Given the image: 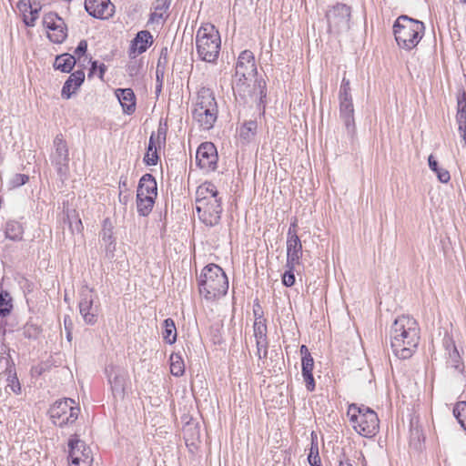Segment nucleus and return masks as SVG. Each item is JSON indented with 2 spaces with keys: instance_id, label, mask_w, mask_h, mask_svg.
<instances>
[{
  "instance_id": "nucleus-62",
  "label": "nucleus",
  "mask_w": 466,
  "mask_h": 466,
  "mask_svg": "<svg viewBox=\"0 0 466 466\" xmlns=\"http://www.w3.org/2000/svg\"><path fill=\"white\" fill-rule=\"evenodd\" d=\"M308 462L310 466H319L321 464V459H320V456H312V455H308Z\"/></svg>"
},
{
  "instance_id": "nucleus-6",
  "label": "nucleus",
  "mask_w": 466,
  "mask_h": 466,
  "mask_svg": "<svg viewBox=\"0 0 466 466\" xmlns=\"http://www.w3.org/2000/svg\"><path fill=\"white\" fill-rule=\"evenodd\" d=\"M221 39L216 26L210 23L201 25L196 35V48L201 60L214 63L218 58Z\"/></svg>"
},
{
  "instance_id": "nucleus-56",
  "label": "nucleus",
  "mask_w": 466,
  "mask_h": 466,
  "mask_svg": "<svg viewBox=\"0 0 466 466\" xmlns=\"http://www.w3.org/2000/svg\"><path fill=\"white\" fill-rule=\"evenodd\" d=\"M457 112H466V94L464 92L457 97Z\"/></svg>"
},
{
  "instance_id": "nucleus-27",
  "label": "nucleus",
  "mask_w": 466,
  "mask_h": 466,
  "mask_svg": "<svg viewBox=\"0 0 466 466\" xmlns=\"http://www.w3.org/2000/svg\"><path fill=\"white\" fill-rule=\"evenodd\" d=\"M425 437L422 432V429L418 424L410 421V447L415 451H421L423 448Z\"/></svg>"
},
{
  "instance_id": "nucleus-24",
  "label": "nucleus",
  "mask_w": 466,
  "mask_h": 466,
  "mask_svg": "<svg viewBox=\"0 0 466 466\" xmlns=\"http://www.w3.org/2000/svg\"><path fill=\"white\" fill-rule=\"evenodd\" d=\"M137 193L140 196L157 197V184L155 177L149 173L143 175L139 181Z\"/></svg>"
},
{
  "instance_id": "nucleus-15",
  "label": "nucleus",
  "mask_w": 466,
  "mask_h": 466,
  "mask_svg": "<svg viewBox=\"0 0 466 466\" xmlns=\"http://www.w3.org/2000/svg\"><path fill=\"white\" fill-rule=\"evenodd\" d=\"M43 25L52 33H48V38L55 44L63 43L67 37V27L56 13L50 12L44 15Z\"/></svg>"
},
{
  "instance_id": "nucleus-9",
  "label": "nucleus",
  "mask_w": 466,
  "mask_h": 466,
  "mask_svg": "<svg viewBox=\"0 0 466 466\" xmlns=\"http://www.w3.org/2000/svg\"><path fill=\"white\" fill-rule=\"evenodd\" d=\"M325 17L328 23V31L339 35L350 29L351 7L343 3H337L329 6Z\"/></svg>"
},
{
  "instance_id": "nucleus-1",
  "label": "nucleus",
  "mask_w": 466,
  "mask_h": 466,
  "mask_svg": "<svg viewBox=\"0 0 466 466\" xmlns=\"http://www.w3.org/2000/svg\"><path fill=\"white\" fill-rule=\"evenodd\" d=\"M420 342V328L410 316L398 317L390 329V346L396 357L410 359Z\"/></svg>"
},
{
  "instance_id": "nucleus-18",
  "label": "nucleus",
  "mask_w": 466,
  "mask_h": 466,
  "mask_svg": "<svg viewBox=\"0 0 466 466\" xmlns=\"http://www.w3.org/2000/svg\"><path fill=\"white\" fill-rule=\"evenodd\" d=\"M100 237L105 245L106 257L109 259L114 258L116 242L114 237V226L109 218L103 220Z\"/></svg>"
},
{
  "instance_id": "nucleus-5",
  "label": "nucleus",
  "mask_w": 466,
  "mask_h": 466,
  "mask_svg": "<svg viewBox=\"0 0 466 466\" xmlns=\"http://www.w3.org/2000/svg\"><path fill=\"white\" fill-rule=\"evenodd\" d=\"M257 74L258 69L254 54L248 49L242 51L235 66L233 92L236 98L238 96L244 104L248 102V96H250L249 85L247 81L249 76Z\"/></svg>"
},
{
  "instance_id": "nucleus-31",
  "label": "nucleus",
  "mask_w": 466,
  "mask_h": 466,
  "mask_svg": "<svg viewBox=\"0 0 466 466\" xmlns=\"http://www.w3.org/2000/svg\"><path fill=\"white\" fill-rule=\"evenodd\" d=\"M253 332L256 339V346L263 347V344H266V340H268L267 320L254 321Z\"/></svg>"
},
{
  "instance_id": "nucleus-36",
  "label": "nucleus",
  "mask_w": 466,
  "mask_h": 466,
  "mask_svg": "<svg viewBox=\"0 0 466 466\" xmlns=\"http://www.w3.org/2000/svg\"><path fill=\"white\" fill-rule=\"evenodd\" d=\"M428 165L431 170H432L437 175L440 182L448 183L450 181L451 175L449 171L445 168L440 167L438 161L432 155H430L428 157Z\"/></svg>"
},
{
  "instance_id": "nucleus-2",
  "label": "nucleus",
  "mask_w": 466,
  "mask_h": 466,
  "mask_svg": "<svg viewBox=\"0 0 466 466\" xmlns=\"http://www.w3.org/2000/svg\"><path fill=\"white\" fill-rule=\"evenodd\" d=\"M195 208L199 220L206 226L219 224L223 211L222 198L214 183L205 181L197 187Z\"/></svg>"
},
{
  "instance_id": "nucleus-22",
  "label": "nucleus",
  "mask_w": 466,
  "mask_h": 466,
  "mask_svg": "<svg viewBox=\"0 0 466 466\" xmlns=\"http://www.w3.org/2000/svg\"><path fill=\"white\" fill-rule=\"evenodd\" d=\"M152 34L147 30L139 31L130 45V54L137 51L138 54L145 53L153 44Z\"/></svg>"
},
{
  "instance_id": "nucleus-38",
  "label": "nucleus",
  "mask_w": 466,
  "mask_h": 466,
  "mask_svg": "<svg viewBox=\"0 0 466 466\" xmlns=\"http://www.w3.org/2000/svg\"><path fill=\"white\" fill-rule=\"evenodd\" d=\"M7 367L6 371L8 372V386L11 388L12 391L15 394H19L21 392V385L17 379L15 363L12 360H6Z\"/></svg>"
},
{
  "instance_id": "nucleus-59",
  "label": "nucleus",
  "mask_w": 466,
  "mask_h": 466,
  "mask_svg": "<svg viewBox=\"0 0 466 466\" xmlns=\"http://www.w3.org/2000/svg\"><path fill=\"white\" fill-rule=\"evenodd\" d=\"M139 67H140L139 65L136 61H134V62H130L127 66L126 70L130 76H136L139 72Z\"/></svg>"
},
{
  "instance_id": "nucleus-46",
  "label": "nucleus",
  "mask_w": 466,
  "mask_h": 466,
  "mask_svg": "<svg viewBox=\"0 0 466 466\" xmlns=\"http://www.w3.org/2000/svg\"><path fill=\"white\" fill-rule=\"evenodd\" d=\"M29 7H30V17L25 15L24 23L25 24L26 26H34L35 22L38 17V13H39L41 7L38 5H36L35 2L29 3Z\"/></svg>"
},
{
  "instance_id": "nucleus-29",
  "label": "nucleus",
  "mask_w": 466,
  "mask_h": 466,
  "mask_svg": "<svg viewBox=\"0 0 466 466\" xmlns=\"http://www.w3.org/2000/svg\"><path fill=\"white\" fill-rule=\"evenodd\" d=\"M157 198L152 196H140L137 193V213L141 217H147L154 207L155 201Z\"/></svg>"
},
{
  "instance_id": "nucleus-10",
  "label": "nucleus",
  "mask_w": 466,
  "mask_h": 466,
  "mask_svg": "<svg viewBox=\"0 0 466 466\" xmlns=\"http://www.w3.org/2000/svg\"><path fill=\"white\" fill-rule=\"evenodd\" d=\"M68 459L70 466H90L92 461L90 448L80 440L76 432L72 434L67 441Z\"/></svg>"
},
{
  "instance_id": "nucleus-37",
  "label": "nucleus",
  "mask_w": 466,
  "mask_h": 466,
  "mask_svg": "<svg viewBox=\"0 0 466 466\" xmlns=\"http://www.w3.org/2000/svg\"><path fill=\"white\" fill-rule=\"evenodd\" d=\"M66 217L72 234L81 233L83 231V223L76 209L67 210Z\"/></svg>"
},
{
  "instance_id": "nucleus-19",
  "label": "nucleus",
  "mask_w": 466,
  "mask_h": 466,
  "mask_svg": "<svg viewBox=\"0 0 466 466\" xmlns=\"http://www.w3.org/2000/svg\"><path fill=\"white\" fill-rule=\"evenodd\" d=\"M218 115V108L208 107L201 109H193L192 116L198 122L199 127L204 130L213 128Z\"/></svg>"
},
{
  "instance_id": "nucleus-60",
  "label": "nucleus",
  "mask_w": 466,
  "mask_h": 466,
  "mask_svg": "<svg viewBox=\"0 0 466 466\" xmlns=\"http://www.w3.org/2000/svg\"><path fill=\"white\" fill-rule=\"evenodd\" d=\"M64 325H65V329L66 331V339L68 341H70L71 336H72L71 329L73 328V323H72V320L69 316H66L64 318Z\"/></svg>"
},
{
  "instance_id": "nucleus-52",
  "label": "nucleus",
  "mask_w": 466,
  "mask_h": 466,
  "mask_svg": "<svg viewBox=\"0 0 466 466\" xmlns=\"http://www.w3.org/2000/svg\"><path fill=\"white\" fill-rule=\"evenodd\" d=\"M302 377L305 382L306 389L309 391H313L316 387L313 372L302 373Z\"/></svg>"
},
{
  "instance_id": "nucleus-3",
  "label": "nucleus",
  "mask_w": 466,
  "mask_h": 466,
  "mask_svg": "<svg viewBox=\"0 0 466 466\" xmlns=\"http://www.w3.org/2000/svg\"><path fill=\"white\" fill-rule=\"evenodd\" d=\"M200 296L206 300H215L227 294L228 279L221 267L210 263L205 266L198 277Z\"/></svg>"
},
{
  "instance_id": "nucleus-30",
  "label": "nucleus",
  "mask_w": 466,
  "mask_h": 466,
  "mask_svg": "<svg viewBox=\"0 0 466 466\" xmlns=\"http://www.w3.org/2000/svg\"><path fill=\"white\" fill-rule=\"evenodd\" d=\"M162 337L164 341L169 345L177 341V328L175 321L171 318H167L163 321Z\"/></svg>"
},
{
  "instance_id": "nucleus-48",
  "label": "nucleus",
  "mask_w": 466,
  "mask_h": 466,
  "mask_svg": "<svg viewBox=\"0 0 466 466\" xmlns=\"http://www.w3.org/2000/svg\"><path fill=\"white\" fill-rule=\"evenodd\" d=\"M167 64H168V48H167V46H163L160 50L159 57H158L157 64V68L166 71Z\"/></svg>"
},
{
  "instance_id": "nucleus-43",
  "label": "nucleus",
  "mask_w": 466,
  "mask_h": 466,
  "mask_svg": "<svg viewBox=\"0 0 466 466\" xmlns=\"http://www.w3.org/2000/svg\"><path fill=\"white\" fill-rule=\"evenodd\" d=\"M456 122L458 124V131L461 137V143L466 146V112L456 113Z\"/></svg>"
},
{
  "instance_id": "nucleus-13",
  "label": "nucleus",
  "mask_w": 466,
  "mask_h": 466,
  "mask_svg": "<svg viewBox=\"0 0 466 466\" xmlns=\"http://www.w3.org/2000/svg\"><path fill=\"white\" fill-rule=\"evenodd\" d=\"M96 295L94 289L88 286H83L80 290L78 308L86 325H95L97 322L99 306L94 305Z\"/></svg>"
},
{
  "instance_id": "nucleus-63",
  "label": "nucleus",
  "mask_w": 466,
  "mask_h": 466,
  "mask_svg": "<svg viewBox=\"0 0 466 466\" xmlns=\"http://www.w3.org/2000/svg\"><path fill=\"white\" fill-rule=\"evenodd\" d=\"M118 198L119 202L126 206L131 199V194L129 192L123 193L122 191H120Z\"/></svg>"
},
{
  "instance_id": "nucleus-45",
  "label": "nucleus",
  "mask_w": 466,
  "mask_h": 466,
  "mask_svg": "<svg viewBox=\"0 0 466 466\" xmlns=\"http://www.w3.org/2000/svg\"><path fill=\"white\" fill-rule=\"evenodd\" d=\"M167 129L168 126L167 121L160 119L156 136V140L159 147L161 145H166Z\"/></svg>"
},
{
  "instance_id": "nucleus-49",
  "label": "nucleus",
  "mask_w": 466,
  "mask_h": 466,
  "mask_svg": "<svg viewBox=\"0 0 466 466\" xmlns=\"http://www.w3.org/2000/svg\"><path fill=\"white\" fill-rule=\"evenodd\" d=\"M29 180V177L25 174H15L10 183L12 185L13 187H21L23 185H25V183H27Z\"/></svg>"
},
{
  "instance_id": "nucleus-64",
  "label": "nucleus",
  "mask_w": 466,
  "mask_h": 466,
  "mask_svg": "<svg viewBox=\"0 0 466 466\" xmlns=\"http://www.w3.org/2000/svg\"><path fill=\"white\" fill-rule=\"evenodd\" d=\"M165 72H166V71H164V70H162V69L156 68V78H157V83L159 85V86H160V87H162V86H163V81H164Z\"/></svg>"
},
{
  "instance_id": "nucleus-14",
  "label": "nucleus",
  "mask_w": 466,
  "mask_h": 466,
  "mask_svg": "<svg viewBox=\"0 0 466 466\" xmlns=\"http://www.w3.org/2000/svg\"><path fill=\"white\" fill-rule=\"evenodd\" d=\"M218 151L216 146L212 142L201 143L196 153V162L199 168L211 172L218 167Z\"/></svg>"
},
{
  "instance_id": "nucleus-17",
  "label": "nucleus",
  "mask_w": 466,
  "mask_h": 466,
  "mask_svg": "<svg viewBox=\"0 0 466 466\" xmlns=\"http://www.w3.org/2000/svg\"><path fill=\"white\" fill-rule=\"evenodd\" d=\"M339 117L344 124L348 136L353 140L357 131L352 99L339 100Z\"/></svg>"
},
{
  "instance_id": "nucleus-4",
  "label": "nucleus",
  "mask_w": 466,
  "mask_h": 466,
  "mask_svg": "<svg viewBox=\"0 0 466 466\" xmlns=\"http://www.w3.org/2000/svg\"><path fill=\"white\" fill-rule=\"evenodd\" d=\"M424 23L406 15H400L393 24V34L400 48L407 51L418 46L424 35Z\"/></svg>"
},
{
  "instance_id": "nucleus-25",
  "label": "nucleus",
  "mask_w": 466,
  "mask_h": 466,
  "mask_svg": "<svg viewBox=\"0 0 466 466\" xmlns=\"http://www.w3.org/2000/svg\"><path fill=\"white\" fill-rule=\"evenodd\" d=\"M208 107L218 108L216 97L210 88L201 87L198 92L197 103L194 109H204Z\"/></svg>"
},
{
  "instance_id": "nucleus-40",
  "label": "nucleus",
  "mask_w": 466,
  "mask_h": 466,
  "mask_svg": "<svg viewBox=\"0 0 466 466\" xmlns=\"http://www.w3.org/2000/svg\"><path fill=\"white\" fill-rule=\"evenodd\" d=\"M452 413L461 428L466 431V401H458L453 407Z\"/></svg>"
},
{
  "instance_id": "nucleus-58",
  "label": "nucleus",
  "mask_w": 466,
  "mask_h": 466,
  "mask_svg": "<svg viewBox=\"0 0 466 466\" xmlns=\"http://www.w3.org/2000/svg\"><path fill=\"white\" fill-rule=\"evenodd\" d=\"M297 228H298V220L296 218H294L293 221L289 225V230L287 233V238H289V237H291V238H299L297 233Z\"/></svg>"
},
{
  "instance_id": "nucleus-47",
  "label": "nucleus",
  "mask_w": 466,
  "mask_h": 466,
  "mask_svg": "<svg viewBox=\"0 0 466 466\" xmlns=\"http://www.w3.org/2000/svg\"><path fill=\"white\" fill-rule=\"evenodd\" d=\"M352 99L350 82L346 77H343L339 86V100Z\"/></svg>"
},
{
  "instance_id": "nucleus-61",
  "label": "nucleus",
  "mask_w": 466,
  "mask_h": 466,
  "mask_svg": "<svg viewBox=\"0 0 466 466\" xmlns=\"http://www.w3.org/2000/svg\"><path fill=\"white\" fill-rule=\"evenodd\" d=\"M157 142L156 140V134L153 132L150 135V137H149V140H148V145H147V152L150 153L152 151L157 150Z\"/></svg>"
},
{
  "instance_id": "nucleus-35",
  "label": "nucleus",
  "mask_w": 466,
  "mask_h": 466,
  "mask_svg": "<svg viewBox=\"0 0 466 466\" xmlns=\"http://www.w3.org/2000/svg\"><path fill=\"white\" fill-rule=\"evenodd\" d=\"M254 91L258 92V107L261 113H265L266 98H267V82L263 78H256L254 82Z\"/></svg>"
},
{
  "instance_id": "nucleus-41",
  "label": "nucleus",
  "mask_w": 466,
  "mask_h": 466,
  "mask_svg": "<svg viewBox=\"0 0 466 466\" xmlns=\"http://www.w3.org/2000/svg\"><path fill=\"white\" fill-rule=\"evenodd\" d=\"M296 264H289L286 262V271L281 276L282 284L285 287H292L295 284L296 278L294 271L296 269Z\"/></svg>"
},
{
  "instance_id": "nucleus-32",
  "label": "nucleus",
  "mask_w": 466,
  "mask_h": 466,
  "mask_svg": "<svg viewBox=\"0 0 466 466\" xmlns=\"http://www.w3.org/2000/svg\"><path fill=\"white\" fill-rule=\"evenodd\" d=\"M258 131V123L256 120L245 121L239 129V137L246 142L252 141Z\"/></svg>"
},
{
  "instance_id": "nucleus-23",
  "label": "nucleus",
  "mask_w": 466,
  "mask_h": 466,
  "mask_svg": "<svg viewBox=\"0 0 466 466\" xmlns=\"http://www.w3.org/2000/svg\"><path fill=\"white\" fill-rule=\"evenodd\" d=\"M303 255L302 243L299 238H287V263L300 264Z\"/></svg>"
},
{
  "instance_id": "nucleus-42",
  "label": "nucleus",
  "mask_w": 466,
  "mask_h": 466,
  "mask_svg": "<svg viewBox=\"0 0 466 466\" xmlns=\"http://www.w3.org/2000/svg\"><path fill=\"white\" fill-rule=\"evenodd\" d=\"M42 329L37 324L27 321L23 327V335L29 339H36L40 335Z\"/></svg>"
},
{
  "instance_id": "nucleus-8",
  "label": "nucleus",
  "mask_w": 466,
  "mask_h": 466,
  "mask_svg": "<svg viewBox=\"0 0 466 466\" xmlns=\"http://www.w3.org/2000/svg\"><path fill=\"white\" fill-rule=\"evenodd\" d=\"M51 421L61 429L72 426L80 414V406L71 398L56 400L47 411Z\"/></svg>"
},
{
  "instance_id": "nucleus-11",
  "label": "nucleus",
  "mask_w": 466,
  "mask_h": 466,
  "mask_svg": "<svg viewBox=\"0 0 466 466\" xmlns=\"http://www.w3.org/2000/svg\"><path fill=\"white\" fill-rule=\"evenodd\" d=\"M105 373L110 385L114 399L124 400L126 388L129 381L127 370L120 366L107 365Z\"/></svg>"
},
{
  "instance_id": "nucleus-53",
  "label": "nucleus",
  "mask_w": 466,
  "mask_h": 466,
  "mask_svg": "<svg viewBox=\"0 0 466 466\" xmlns=\"http://www.w3.org/2000/svg\"><path fill=\"white\" fill-rule=\"evenodd\" d=\"M301 373L313 372L314 360L313 358H301Z\"/></svg>"
},
{
  "instance_id": "nucleus-33",
  "label": "nucleus",
  "mask_w": 466,
  "mask_h": 466,
  "mask_svg": "<svg viewBox=\"0 0 466 466\" xmlns=\"http://www.w3.org/2000/svg\"><path fill=\"white\" fill-rule=\"evenodd\" d=\"M444 344L446 348L452 347V350L450 351V359L451 360V366L460 371L461 373L463 372V363L461 361V358L459 354V351L454 344V341L451 339H444Z\"/></svg>"
},
{
  "instance_id": "nucleus-51",
  "label": "nucleus",
  "mask_w": 466,
  "mask_h": 466,
  "mask_svg": "<svg viewBox=\"0 0 466 466\" xmlns=\"http://www.w3.org/2000/svg\"><path fill=\"white\" fill-rule=\"evenodd\" d=\"M253 315H254V321H258V320H267L265 318H264V312H263V309H262V307L259 303V300L258 299H256L254 300V304H253Z\"/></svg>"
},
{
  "instance_id": "nucleus-26",
  "label": "nucleus",
  "mask_w": 466,
  "mask_h": 466,
  "mask_svg": "<svg viewBox=\"0 0 466 466\" xmlns=\"http://www.w3.org/2000/svg\"><path fill=\"white\" fill-rule=\"evenodd\" d=\"M76 64V56L64 53L61 55H57L55 58V62L53 66L56 70H59L63 73H70Z\"/></svg>"
},
{
  "instance_id": "nucleus-16",
  "label": "nucleus",
  "mask_w": 466,
  "mask_h": 466,
  "mask_svg": "<svg viewBox=\"0 0 466 466\" xmlns=\"http://www.w3.org/2000/svg\"><path fill=\"white\" fill-rule=\"evenodd\" d=\"M86 13L96 19H106L113 16L115 5L110 0H85Z\"/></svg>"
},
{
  "instance_id": "nucleus-34",
  "label": "nucleus",
  "mask_w": 466,
  "mask_h": 466,
  "mask_svg": "<svg viewBox=\"0 0 466 466\" xmlns=\"http://www.w3.org/2000/svg\"><path fill=\"white\" fill-rule=\"evenodd\" d=\"M14 309L13 299L7 290H0V317L6 318Z\"/></svg>"
},
{
  "instance_id": "nucleus-28",
  "label": "nucleus",
  "mask_w": 466,
  "mask_h": 466,
  "mask_svg": "<svg viewBox=\"0 0 466 466\" xmlns=\"http://www.w3.org/2000/svg\"><path fill=\"white\" fill-rule=\"evenodd\" d=\"M24 226L21 222L11 219L5 224V237L13 241H20L23 239Z\"/></svg>"
},
{
  "instance_id": "nucleus-54",
  "label": "nucleus",
  "mask_w": 466,
  "mask_h": 466,
  "mask_svg": "<svg viewBox=\"0 0 466 466\" xmlns=\"http://www.w3.org/2000/svg\"><path fill=\"white\" fill-rule=\"evenodd\" d=\"M87 41L86 39L80 40L75 49V56H76L78 58L85 56L87 51Z\"/></svg>"
},
{
  "instance_id": "nucleus-20",
  "label": "nucleus",
  "mask_w": 466,
  "mask_h": 466,
  "mask_svg": "<svg viewBox=\"0 0 466 466\" xmlns=\"http://www.w3.org/2000/svg\"><path fill=\"white\" fill-rule=\"evenodd\" d=\"M85 81V72L83 69L76 70L68 76L63 85L61 96L64 99L71 98L72 95L82 86Z\"/></svg>"
},
{
  "instance_id": "nucleus-12",
  "label": "nucleus",
  "mask_w": 466,
  "mask_h": 466,
  "mask_svg": "<svg viewBox=\"0 0 466 466\" xmlns=\"http://www.w3.org/2000/svg\"><path fill=\"white\" fill-rule=\"evenodd\" d=\"M55 151L50 155V160L56 167L57 175L60 177H66L69 170V150L64 136L60 133L54 138Z\"/></svg>"
},
{
  "instance_id": "nucleus-50",
  "label": "nucleus",
  "mask_w": 466,
  "mask_h": 466,
  "mask_svg": "<svg viewBox=\"0 0 466 466\" xmlns=\"http://www.w3.org/2000/svg\"><path fill=\"white\" fill-rule=\"evenodd\" d=\"M143 160L147 166H156L159 160L157 150L152 151L150 153L146 152Z\"/></svg>"
},
{
  "instance_id": "nucleus-39",
  "label": "nucleus",
  "mask_w": 466,
  "mask_h": 466,
  "mask_svg": "<svg viewBox=\"0 0 466 466\" xmlns=\"http://www.w3.org/2000/svg\"><path fill=\"white\" fill-rule=\"evenodd\" d=\"M170 372L175 377H181L185 373V363L180 353H172L169 358Z\"/></svg>"
},
{
  "instance_id": "nucleus-44",
  "label": "nucleus",
  "mask_w": 466,
  "mask_h": 466,
  "mask_svg": "<svg viewBox=\"0 0 466 466\" xmlns=\"http://www.w3.org/2000/svg\"><path fill=\"white\" fill-rule=\"evenodd\" d=\"M183 434L187 443L189 440L194 441L195 439H198L199 437V429L198 423L187 422L183 428Z\"/></svg>"
},
{
  "instance_id": "nucleus-55",
  "label": "nucleus",
  "mask_w": 466,
  "mask_h": 466,
  "mask_svg": "<svg viewBox=\"0 0 466 466\" xmlns=\"http://www.w3.org/2000/svg\"><path fill=\"white\" fill-rule=\"evenodd\" d=\"M158 3L157 5H155L154 9L156 11L161 12L162 14L167 12L171 5L170 0H157Z\"/></svg>"
},
{
  "instance_id": "nucleus-57",
  "label": "nucleus",
  "mask_w": 466,
  "mask_h": 466,
  "mask_svg": "<svg viewBox=\"0 0 466 466\" xmlns=\"http://www.w3.org/2000/svg\"><path fill=\"white\" fill-rule=\"evenodd\" d=\"M257 347V356L259 360H265L268 357V340H266V344H263V347L256 346Z\"/></svg>"
},
{
  "instance_id": "nucleus-7",
  "label": "nucleus",
  "mask_w": 466,
  "mask_h": 466,
  "mask_svg": "<svg viewBox=\"0 0 466 466\" xmlns=\"http://www.w3.org/2000/svg\"><path fill=\"white\" fill-rule=\"evenodd\" d=\"M348 416L353 423L354 430L361 436L372 438L380 430V420L377 413L363 404L352 403L349 405Z\"/></svg>"
},
{
  "instance_id": "nucleus-21",
  "label": "nucleus",
  "mask_w": 466,
  "mask_h": 466,
  "mask_svg": "<svg viewBox=\"0 0 466 466\" xmlns=\"http://www.w3.org/2000/svg\"><path fill=\"white\" fill-rule=\"evenodd\" d=\"M115 95L117 97L124 114L128 116L136 111V95L131 88H117L115 90Z\"/></svg>"
}]
</instances>
